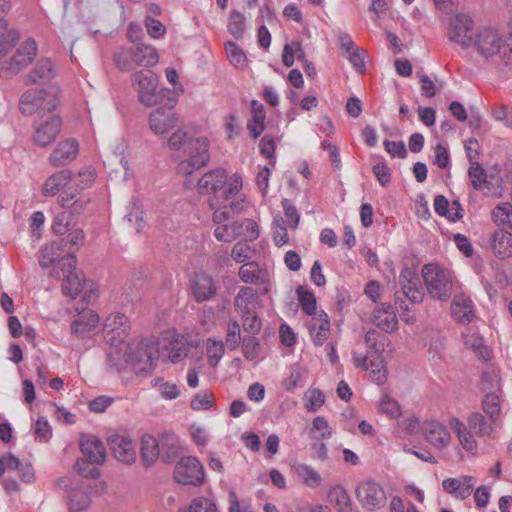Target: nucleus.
I'll list each match as a JSON object with an SVG mask.
<instances>
[{"mask_svg": "<svg viewBox=\"0 0 512 512\" xmlns=\"http://www.w3.org/2000/svg\"><path fill=\"white\" fill-rule=\"evenodd\" d=\"M69 252L73 255L71 247L67 249V243L64 238L52 241L41 249L39 264L43 268L54 266L53 270H61L62 260L67 257Z\"/></svg>", "mask_w": 512, "mask_h": 512, "instance_id": "nucleus-13", "label": "nucleus"}, {"mask_svg": "<svg viewBox=\"0 0 512 512\" xmlns=\"http://www.w3.org/2000/svg\"><path fill=\"white\" fill-rule=\"evenodd\" d=\"M75 225L72 213L64 210L59 212L53 219L52 230L57 235H63Z\"/></svg>", "mask_w": 512, "mask_h": 512, "instance_id": "nucleus-49", "label": "nucleus"}, {"mask_svg": "<svg viewBox=\"0 0 512 512\" xmlns=\"http://www.w3.org/2000/svg\"><path fill=\"white\" fill-rule=\"evenodd\" d=\"M192 291L197 302L209 300L216 293L214 280L206 274H196L192 281Z\"/></svg>", "mask_w": 512, "mask_h": 512, "instance_id": "nucleus-26", "label": "nucleus"}, {"mask_svg": "<svg viewBox=\"0 0 512 512\" xmlns=\"http://www.w3.org/2000/svg\"><path fill=\"white\" fill-rule=\"evenodd\" d=\"M452 315L456 321L469 323L474 318V305L469 297L464 295L455 296L452 307Z\"/></svg>", "mask_w": 512, "mask_h": 512, "instance_id": "nucleus-29", "label": "nucleus"}, {"mask_svg": "<svg viewBox=\"0 0 512 512\" xmlns=\"http://www.w3.org/2000/svg\"><path fill=\"white\" fill-rule=\"evenodd\" d=\"M372 322L386 333H393L398 328L395 311L389 303H381L374 309Z\"/></svg>", "mask_w": 512, "mask_h": 512, "instance_id": "nucleus-23", "label": "nucleus"}, {"mask_svg": "<svg viewBox=\"0 0 512 512\" xmlns=\"http://www.w3.org/2000/svg\"><path fill=\"white\" fill-rule=\"evenodd\" d=\"M380 411L388 415L392 419H396L401 415V408L398 402L389 395H384L379 403Z\"/></svg>", "mask_w": 512, "mask_h": 512, "instance_id": "nucleus-60", "label": "nucleus"}, {"mask_svg": "<svg viewBox=\"0 0 512 512\" xmlns=\"http://www.w3.org/2000/svg\"><path fill=\"white\" fill-rule=\"evenodd\" d=\"M113 61L118 69L125 72L131 71L136 66V63L132 60L131 47L117 49L113 54Z\"/></svg>", "mask_w": 512, "mask_h": 512, "instance_id": "nucleus-47", "label": "nucleus"}, {"mask_svg": "<svg viewBox=\"0 0 512 512\" xmlns=\"http://www.w3.org/2000/svg\"><path fill=\"white\" fill-rule=\"evenodd\" d=\"M189 512H218V509L213 500L205 497H198L192 501L189 507Z\"/></svg>", "mask_w": 512, "mask_h": 512, "instance_id": "nucleus-63", "label": "nucleus"}, {"mask_svg": "<svg viewBox=\"0 0 512 512\" xmlns=\"http://www.w3.org/2000/svg\"><path fill=\"white\" fill-rule=\"evenodd\" d=\"M72 179V172L64 169L49 176L42 186L44 196H55Z\"/></svg>", "mask_w": 512, "mask_h": 512, "instance_id": "nucleus-30", "label": "nucleus"}, {"mask_svg": "<svg viewBox=\"0 0 512 512\" xmlns=\"http://www.w3.org/2000/svg\"><path fill=\"white\" fill-rule=\"evenodd\" d=\"M204 477V468L196 457H182L175 465L174 479L180 484L200 486Z\"/></svg>", "mask_w": 512, "mask_h": 512, "instance_id": "nucleus-8", "label": "nucleus"}, {"mask_svg": "<svg viewBox=\"0 0 512 512\" xmlns=\"http://www.w3.org/2000/svg\"><path fill=\"white\" fill-rule=\"evenodd\" d=\"M492 218L496 224H506L512 229V204L505 202L497 205L492 211Z\"/></svg>", "mask_w": 512, "mask_h": 512, "instance_id": "nucleus-52", "label": "nucleus"}, {"mask_svg": "<svg viewBox=\"0 0 512 512\" xmlns=\"http://www.w3.org/2000/svg\"><path fill=\"white\" fill-rule=\"evenodd\" d=\"M232 224L240 225L239 230L235 231V238L244 237L245 240L253 241L259 237V227L257 223L251 219L235 221Z\"/></svg>", "mask_w": 512, "mask_h": 512, "instance_id": "nucleus-48", "label": "nucleus"}, {"mask_svg": "<svg viewBox=\"0 0 512 512\" xmlns=\"http://www.w3.org/2000/svg\"><path fill=\"white\" fill-rule=\"evenodd\" d=\"M132 82L138 92L139 101L151 107L157 103L156 89L158 86L157 75L148 69L137 71L133 74Z\"/></svg>", "mask_w": 512, "mask_h": 512, "instance_id": "nucleus-9", "label": "nucleus"}, {"mask_svg": "<svg viewBox=\"0 0 512 512\" xmlns=\"http://www.w3.org/2000/svg\"><path fill=\"white\" fill-rule=\"evenodd\" d=\"M434 210L435 212L447 219L455 222L462 218L461 207L458 201L453 202V207L449 209V202L443 195H438L434 199Z\"/></svg>", "mask_w": 512, "mask_h": 512, "instance_id": "nucleus-37", "label": "nucleus"}, {"mask_svg": "<svg viewBox=\"0 0 512 512\" xmlns=\"http://www.w3.org/2000/svg\"><path fill=\"white\" fill-rule=\"evenodd\" d=\"M421 431L425 440L438 450L448 447L451 442L447 427L436 420L425 421Z\"/></svg>", "mask_w": 512, "mask_h": 512, "instance_id": "nucleus-15", "label": "nucleus"}, {"mask_svg": "<svg viewBox=\"0 0 512 512\" xmlns=\"http://www.w3.org/2000/svg\"><path fill=\"white\" fill-rule=\"evenodd\" d=\"M240 325L236 320H231L228 323L226 334V345L230 350L236 349L241 342Z\"/></svg>", "mask_w": 512, "mask_h": 512, "instance_id": "nucleus-59", "label": "nucleus"}, {"mask_svg": "<svg viewBox=\"0 0 512 512\" xmlns=\"http://www.w3.org/2000/svg\"><path fill=\"white\" fill-rule=\"evenodd\" d=\"M76 257L69 252L67 257L62 260V269L52 270L51 275L57 279L63 277L62 291L71 298H76L82 291L84 279L75 272Z\"/></svg>", "mask_w": 512, "mask_h": 512, "instance_id": "nucleus-6", "label": "nucleus"}, {"mask_svg": "<svg viewBox=\"0 0 512 512\" xmlns=\"http://www.w3.org/2000/svg\"><path fill=\"white\" fill-rule=\"evenodd\" d=\"M444 491L456 499L465 500L473 491L474 477L470 475H463L459 478H446L442 482Z\"/></svg>", "mask_w": 512, "mask_h": 512, "instance_id": "nucleus-22", "label": "nucleus"}, {"mask_svg": "<svg viewBox=\"0 0 512 512\" xmlns=\"http://www.w3.org/2000/svg\"><path fill=\"white\" fill-rule=\"evenodd\" d=\"M329 502L338 512H351V500L347 491L341 486H335L328 493Z\"/></svg>", "mask_w": 512, "mask_h": 512, "instance_id": "nucleus-40", "label": "nucleus"}, {"mask_svg": "<svg viewBox=\"0 0 512 512\" xmlns=\"http://www.w3.org/2000/svg\"><path fill=\"white\" fill-rule=\"evenodd\" d=\"M386 337L378 331L372 329L365 335V343L368 347L369 356L382 354L385 346Z\"/></svg>", "mask_w": 512, "mask_h": 512, "instance_id": "nucleus-46", "label": "nucleus"}, {"mask_svg": "<svg viewBox=\"0 0 512 512\" xmlns=\"http://www.w3.org/2000/svg\"><path fill=\"white\" fill-rule=\"evenodd\" d=\"M468 176L470 178L471 185L476 190L482 189L487 181L486 171L478 162L470 163Z\"/></svg>", "mask_w": 512, "mask_h": 512, "instance_id": "nucleus-54", "label": "nucleus"}, {"mask_svg": "<svg viewBox=\"0 0 512 512\" xmlns=\"http://www.w3.org/2000/svg\"><path fill=\"white\" fill-rule=\"evenodd\" d=\"M37 43L33 38L27 39L8 61L0 62V77L10 78L27 67L37 55Z\"/></svg>", "mask_w": 512, "mask_h": 512, "instance_id": "nucleus-5", "label": "nucleus"}, {"mask_svg": "<svg viewBox=\"0 0 512 512\" xmlns=\"http://www.w3.org/2000/svg\"><path fill=\"white\" fill-rule=\"evenodd\" d=\"M473 20L465 14L455 15L449 24L448 38L450 41L468 48L472 44Z\"/></svg>", "mask_w": 512, "mask_h": 512, "instance_id": "nucleus-12", "label": "nucleus"}, {"mask_svg": "<svg viewBox=\"0 0 512 512\" xmlns=\"http://www.w3.org/2000/svg\"><path fill=\"white\" fill-rule=\"evenodd\" d=\"M240 225L222 224L218 225L214 231V236L221 242H232L235 239V231L239 230Z\"/></svg>", "mask_w": 512, "mask_h": 512, "instance_id": "nucleus-62", "label": "nucleus"}, {"mask_svg": "<svg viewBox=\"0 0 512 512\" xmlns=\"http://www.w3.org/2000/svg\"><path fill=\"white\" fill-rule=\"evenodd\" d=\"M330 330V321L325 312L313 317L309 324V332L316 346H321L327 340Z\"/></svg>", "mask_w": 512, "mask_h": 512, "instance_id": "nucleus-28", "label": "nucleus"}, {"mask_svg": "<svg viewBox=\"0 0 512 512\" xmlns=\"http://www.w3.org/2000/svg\"><path fill=\"white\" fill-rule=\"evenodd\" d=\"M450 427L456 433L460 444L466 451L474 452L477 449V442L464 423L457 418H453L450 420Z\"/></svg>", "mask_w": 512, "mask_h": 512, "instance_id": "nucleus-36", "label": "nucleus"}, {"mask_svg": "<svg viewBox=\"0 0 512 512\" xmlns=\"http://www.w3.org/2000/svg\"><path fill=\"white\" fill-rule=\"evenodd\" d=\"M422 277L432 298L447 301L452 294L451 272L436 264H426L422 268Z\"/></svg>", "mask_w": 512, "mask_h": 512, "instance_id": "nucleus-4", "label": "nucleus"}, {"mask_svg": "<svg viewBox=\"0 0 512 512\" xmlns=\"http://www.w3.org/2000/svg\"><path fill=\"white\" fill-rule=\"evenodd\" d=\"M89 200L84 197H76L75 194L62 193L59 197V204L61 207L72 213V217L75 218L82 214L88 204Z\"/></svg>", "mask_w": 512, "mask_h": 512, "instance_id": "nucleus-39", "label": "nucleus"}, {"mask_svg": "<svg viewBox=\"0 0 512 512\" xmlns=\"http://www.w3.org/2000/svg\"><path fill=\"white\" fill-rule=\"evenodd\" d=\"M297 295L302 311L308 315L315 314L317 306L314 294L304 286H299L297 289Z\"/></svg>", "mask_w": 512, "mask_h": 512, "instance_id": "nucleus-51", "label": "nucleus"}, {"mask_svg": "<svg viewBox=\"0 0 512 512\" xmlns=\"http://www.w3.org/2000/svg\"><path fill=\"white\" fill-rule=\"evenodd\" d=\"M108 445L113 456L126 464L136 460V450L133 441L125 434H113L108 438Z\"/></svg>", "mask_w": 512, "mask_h": 512, "instance_id": "nucleus-16", "label": "nucleus"}, {"mask_svg": "<svg viewBox=\"0 0 512 512\" xmlns=\"http://www.w3.org/2000/svg\"><path fill=\"white\" fill-rule=\"evenodd\" d=\"M257 293L251 287H242L234 298V307L241 316L256 312L258 307Z\"/></svg>", "mask_w": 512, "mask_h": 512, "instance_id": "nucleus-25", "label": "nucleus"}, {"mask_svg": "<svg viewBox=\"0 0 512 512\" xmlns=\"http://www.w3.org/2000/svg\"><path fill=\"white\" fill-rule=\"evenodd\" d=\"M158 357L157 342L154 339H142L128 345L125 363L129 364L135 373L148 375L155 369Z\"/></svg>", "mask_w": 512, "mask_h": 512, "instance_id": "nucleus-2", "label": "nucleus"}, {"mask_svg": "<svg viewBox=\"0 0 512 512\" xmlns=\"http://www.w3.org/2000/svg\"><path fill=\"white\" fill-rule=\"evenodd\" d=\"M477 53L489 59L499 55L503 57L507 51L511 52L506 37L493 27H482L477 30L472 39V44Z\"/></svg>", "mask_w": 512, "mask_h": 512, "instance_id": "nucleus-3", "label": "nucleus"}, {"mask_svg": "<svg viewBox=\"0 0 512 512\" xmlns=\"http://www.w3.org/2000/svg\"><path fill=\"white\" fill-rule=\"evenodd\" d=\"M469 429L478 436H487L492 431V426L489 424L485 417L479 412H473L468 417Z\"/></svg>", "mask_w": 512, "mask_h": 512, "instance_id": "nucleus-50", "label": "nucleus"}, {"mask_svg": "<svg viewBox=\"0 0 512 512\" xmlns=\"http://www.w3.org/2000/svg\"><path fill=\"white\" fill-rule=\"evenodd\" d=\"M273 241L277 247H282L289 243V236L283 218H275L272 224Z\"/></svg>", "mask_w": 512, "mask_h": 512, "instance_id": "nucleus-57", "label": "nucleus"}, {"mask_svg": "<svg viewBox=\"0 0 512 512\" xmlns=\"http://www.w3.org/2000/svg\"><path fill=\"white\" fill-rule=\"evenodd\" d=\"M355 493L357 500L365 510H379L386 505V493L383 487L373 479H366L358 483Z\"/></svg>", "mask_w": 512, "mask_h": 512, "instance_id": "nucleus-7", "label": "nucleus"}, {"mask_svg": "<svg viewBox=\"0 0 512 512\" xmlns=\"http://www.w3.org/2000/svg\"><path fill=\"white\" fill-rule=\"evenodd\" d=\"M169 360L176 364L185 358L188 354L189 345L184 338H175L167 346Z\"/></svg>", "mask_w": 512, "mask_h": 512, "instance_id": "nucleus-45", "label": "nucleus"}, {"mask_svg": "<svg viewBox=\"0 0 512 512\" xmlns=\"http://www.w3.org/2000/svg\"><path fill=\"white\" fill-rule=\"evenodd\" d=\"M90 504L89 497L81 492H73L69 495V508L71 512H79Z\"/></svg>", "mask_w": 512, "mask_h": 512, "instance_id": "nucleus-64", "label": "nucleus"}, {"mask_svg": "<svg viewBox=\"0 0 512 512\" xmlns=\"http://www.w3.org/2000/svg\"><path fill=\"white\" fill-rule=\"evenodd\" d=\"M78 152L79 145L75 139L61 141L50 154V164L55 168L65 166L76 158Z\"/></svg>", "mask_w": 512, "mask_h": 512, "instance_id": "nucleus-20", "label": "nucleus"}, {"mask_svg": "<svg viewBox=\"0 0 512 512\" xmlns=\"http://www.w3.org/2000/svg\"><path fill=\"white\" fill-rule=\"evenodd\" d=\"M304 398L305 407L309 412H316L325 402V396L318 388L309 389Z\"/></svg>", "mask_w": 512, "mask_h": 512, "instance_id": "nucleus-58", "label": "nucleus"}, {"mask_svg": "<svg viewBox=\"0 0 512 512\" xmlns=\"http://www.w3.org/2000/svg\"><path fill=\"white\" fill-rule=\"evenodd\" d=\"M368 367L367 371H369V377L373 382L381 385L386 381L387 375L382 354L369 356Z\"/></svg>", "mask_w": 512, "mask_h": 512, "instance_id": "nucleus-44", "label": "nucleus"}, {"mask_svg": "<svg viewBox=\"0 0 512 512\" xmlns=\"http://www.w3.org/2000/svg\"><path fill=\"white\" fill-rule=\"evenodd\" d=\"M238 275L240 280L247 284H266L268 281L267 272L261 270L258 263L254 261L244 263Z\"/></svg>", "mask_w": 512, "mask_h": 512, "instance_id": "nucleus-32", "label": "nucleus"}, {"mask_svg": "<svg viewBox=\"0 0 512 512\" xmlns=\"http://www.w3.org/2000/svg\"><path fill=\"white\" fill-rule=\"evenodd\" d=\"M79 444L82 454L90 463L102 465L105 462L106 451L100 439L92 435H82Z\"/></svg>", "mask_w": 512, "mask_h": 512, "instance_id": "nucleus-21", "label": "nucleus"}, {"mask_svg": "<svg viewBox=\"0 0 512 512\" xmlns=\"http://www.w3.org/2000/svg\"><path fill=\"white\" fill-rule=\"evenodd\" d=\"M10 8L9 0H0V58L6 55L19 39V33L16 30L8 29V23L4 18Z\"/></svg>", "mask_w": 512, "mask_h": 512, "instance_id": "nucleus-19", "label": "nucleus"}, {"mask_svg": "<svg viewBox=\"0 0 512 512\" xmlns=\"http://www.w3.org/2000/svg\"><path fill=\"white\" fill-rule=\"evenodd\" d=\"M484 412L489 416L492 422L496 421L500 414V399L495 393H488L482 401Z\"/></svg>", "mask_w": 512, "mask_h": 512, "instance_id": "nucleus-56", "label": "nucleus"}, {"mask_svg": "<svg viewBox=\"0 0 512 512\" xmlns=\"http://www.w3.org/2000/svg\"><path fill=\"white\" fill-rule=\"evenodd\" d=\"M226 182V171L222 168H217L208 171L199 179L197 189L200 194H215L224 187Z\"/></svg>", "mask_w": 512, "mask_h": 512, "instance_id": "nucleus-24", "label": "nucleus"}, {"mask_svg": "<svg viewBox=\"0 0 512 512\" xmlns=\"http://www.w3.org/2000/svg\"><path fill=\"white\" fill-rule=\"evenodd\" d=\"M131 51L132 60H134L136 66L152 67L158 63V53L152 46L138 44L131 47Z\"/></svg>", "mask_w": 512, "mask_h": 512, "instance_id": "nucleus-34", "label": "nucleus"}, {"mask_svg": "<svg viewBox=\"0 0 512 512\" xmlns=\"http://www.w3.org/2000/svg\"><path fill=\"white\" fill-rule=\"evenodd\" d=\"M56 104L50 101L46 103L45 93L42 90L31 89L23 93L20 98L19 109L24 115H32L40 113L41 110L47 109L48 112L53 111Z\"/></svg>", "mask_w": 512, "mask_h": 512, "instance_id": "nucleus-17", "label": "nucleus"}, {"mask_svg": "<svg viewBox=\"0 0 512 512\" xmlns=\"http://www.w3.org/2000/svg\"><path fill=\"white\" fill-rule=\"evenodd\" d=\"M161 459L165 463H172L178 456L179 443L173 434L161 436Z\"/></svg>", "mask_w": 512, "mask_h": 512, "instance_id": "nucleus-41", "label": "nucleus"}, {"mask_svg": "<svg viewBox=\"0 0 512 512\" xmlns=\"http://www.w3.org/2000/svg\"><path fill=\"white\" fill-rule=\"evenodd\" d=\"M55 75L54 66L50 59L42 58L27 76V83H46Z\"/></svg>", "mask_w": 512, "mask_h": 512, "instance_id": "nucleus-33", "label": "nucleus"}, {"mask_svg": "<svg viewBox=\"0 0 512 512\" xmlns=\"http://www.w3.org/2000/svg\"><path fill=\"white\" fill-rule=\"evenodd\" d=\"M130 330L128 318L122 313L110 314L103 325V335L107 343L117 346L124 342Z\"/></svg>", "mask_w": 512, "mask_h": 512, "instance_id": "nucleus-10", "label": "nucleus"}, {"mask_svg": "<svg viewBox=\"0 0 512 512\" xmlns=\"http://www.w3.org/2000/svg\"><path fill=\"white\" fill-rule=\"evenodd\" d=\"M99 323V316L93 310H84L73 321L71 329L73 333L85 334L96 328Z\"/></svg>", "mask_w": 512, "mask_h": 512, "instance_id": "nucleus-35", "label": "nucleus"}, {"mask_svg": "<svg viewBox=\"0 0 512 512\" xmlns=\"http://www.w3.org/2000/svg\"><path fill=\"white\" fill-rule=\"evenodd\" d=\"M243 343V354L246 359L253 360L260 354L261 346L255 336H245L242 340Z\"/></svg>", "mask_w": 512, "mask_h": 512, "instance_id": "nucleus-61", "label": "nucleus"}, {"mask_svg": "<svg viewBox=\"0 0 512 512\" xmlns=\"http://www.w3.org/2000/svg\"><path fill=\"white\" fill-rule=\"evenodd\" d=\"M491 247L496 257L506 259L512 256V234L497 230L492 236Z\"/></svg>", "mask_w": 512, "mask_h": 512, "instance_id": "nucleus-31", "label": "nucleus"}, {"mask_svg": "<svg viewBox=\"0 0 512 512\" xmlns=\"http://www.w3.org/2000/svg\"><path fill=\"white\" fill-rule=\"evenodd\" d=\"M309 434L315 440H327L333 435V428L323 416H316L309 429Z\"/></svg>", "mask_w": 512, "mask_h": 512, "instance_id": "nucleus-43", "label": "nucleus"}, {"mask_svg": "<svg viewBox=\"0 0 512 512\" xmlns=\"http://www.w3.org/2000/svg\"><path fill=\"white\" fill-rule=\"evenodd\" d=\"M403 295L413 304L421 303L424 292L417 271L413 268L402 269L398 279Z\"/></svg>", "mask_w": 512, "mask_h": 512, "instance_id": "nucleus-14", "label": "nucleus"}, {"mask_svg": "<svg viewBox=\"0 0 512 512\" xmlns=\"http://www.w3.org/2000/svg\"><path fill=\"white\" fill-rule=\"evenodd\" d=\"M228 30L235 39L243 36L245 30V17L239 11L233 10L230 12Z\"/></svg>", "mask_w": 512, "mask_h": 512, "instance_id": "nucleus-55", "label": "nucleus"}, {"mask_svg": "<svg viewBox=\"0 0 512 512\" xmlns=\"http://www.w3.org/2000/svg\"><path fill=\"white\" fill-rule=\"evenodd\" d=\"M294 470L306 486L316 488L321 485L322 478L313 467L299 463L294 466Z\"/></svg>", "mask_w": 512, "mask_h": 512, "instance_id": "nucleus-42", "label": "nucleus"}, {"mask_svg": "<svg viewBox=\"0 0 512 512\" xmlns=\"http://www.w3.org/2000/svg\"><path fill=\"white\" fill-rule=\"evenodd\" d=\"M62 127L61 118L51 114L46 119L35 125L33 142L39 147H47L53 144Z\"/></svg>", "mask_w": 512, "mask_h": 512, "instance_id": "nucleus-11", "label": "nucleus"}, {"mask_svg": "<svg viewBox=\"0 0 512 512\" xmlns=\"http://www.w3.org/2000/svg\"><path fill=\"white\" fill-rule=\"evenodd\" d=\"M167 143L171 150L179 152L177 172L181 175H191L210 161V142L206 137H191L183 128H178Z\"/></svg>", "mask_w": 512, "mask_h": 512, "instance_id": "nucleus-1", "label": "nucleus"}, {"mask_svg": "<svg viewBox=\"0 0 512 512\" xmlns=\"http://www.w3.org/2000/svg\"><path fill=\"white\" fill-rule=\"evenodd\" d=\"M464 345L471 349L474 353L484 360L491 358V351L485 345L483 338L477 332L468 331L463 334Z\"/></svg>", "mask_w": 512, "mask_h": 512, "instance_id": "nucleus-38", "label": "nucleus"}, {"mask_svg": "<svg viewBox=\"0 0 512 512\" xmlns=\"http://www.w3.org/2000/svg\"><path fill=\"white\" fill-rule=\"evenodd\" d=\"M225 51L230 63L236 68H243L247 62L244 51L234 42L225 44Z\"/></svg>", "mask_w": 512, "mask_h": 512, "instance_id": "nucleus-53", "label": "nucleus"}, {"mask_svg": "<svg viewBox=\"0 0 512 512\" xmlns=\"http://www.w3.org/2000/svg\"><path fill=\"white\" fill-rule=\"evenodd\" d=\"M141 460L146 467H151L157 459L161 457V440L158 441L154 436L145 434L141 439Z\"/></svg>", "mask_w": 512, "mask_h": 512, "instance_id": "nucleus-27", "label": "nucleus"}, {"mask_svg": "<svg viewBox=\"0 0 512 512\" xmlns=\"http://www.w3.org/2000/svg\"><path fill=\"white\" fill-rule=\"evenodd\" d=\"M178 124V117L172 108L160 107L149 116L150 129L158 135H163L175 128Z\"/></svg>", "mask_w": 512, "mask_h": 512, "instance_id": "nucleus-18", "label": "nucleus"}]
</instances>
